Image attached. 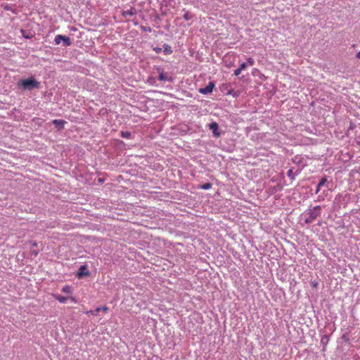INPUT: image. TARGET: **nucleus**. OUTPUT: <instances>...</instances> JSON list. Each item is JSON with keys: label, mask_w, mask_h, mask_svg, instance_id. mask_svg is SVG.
I'll return each instance as SVG.
<instances>
[{"label": "nucleus", "mask_w": 360, "mask_h": 360, "mask_svg": "<svg viewBox=\"0 0 360 360\" xmlns=\"http://www.w3.org/2000/svg\"><path fill=\"white\" fill-rule=\"evenodd\" d=\"M18 87L22 91H32L34 89H39L41 84L34 77H30L26 79H20L17 83Z\"/></svg>", "instance_id": "1"}, {"label": "nucleus", "mask_w": 360, "mask_h": 360, "mask_svg": "<svg viewBox=\"0 0 360 360\" xmlns=\"http://www.w3.org/2000/svg\"><path fill=\"white\" fill-rule=\"evenodd\" d=\"M321 207L319 205H317L312 209H309V212H307V217L304 219V222L306 224H311L321 214L320 210Z\"/></svg>", "instance_id": "2"}, {"label": "nucleus", "mask_w": 360, "mask_h": 360, "mask_svg": "<svg viewBox=\"0 0 360 360\" xmlns=\"http://www.w3.org/2000/svg\"><path fill=\"white\" fill-rule=\"evenodd\" d=\"M54 41L56 45L63 42V46L64 47L70 46L72 44L70 38L62 34L56 35L55 37Z\"/></svg>", "instance_id": "3"}, {"label": "nucleus", "mask_w": 360, "mask_h": 360, "mask_svg": "<svg viewBox=\"0 0 360 360\" xmlns=\"http://www.w3.org/2000/svg\"><path fill=\"white\" fill-rule=\"evenodd\" d=\"M209 129L212 131L213 136L218 138L221 136L219 131V124L216 122H212L209 124Z\"/></svg>", "instance_id": "4"}, {"label": "nucleus", "mask_w": 360, "mask_h": 360, "mask_svg": "<svg viewBox=\"0 0 360 360\" xmlns=\"http://www.w3.org/2000/svg\"><path fill=\"white\" fill-rule=\"evenodd\" d=\"M89 274H90V272L89 271V270L87 269V266L82 265L79 268L78 272L77 274V276L79 278H82L84 276H89Z\"/></svg>", "instance_id": "5"}, {"label": "nucleus", "mask_w": 360, "mask_h": 360, "mask_svg": "<svg viewBox=\"0 0 360 360\" xmlns=\"http://www.w3.org/2000/svg\"><path fill=\"white\" fill-rule=\"evenodd\" d=\"M214 87V83L210 82L209 84L205 88H200L199 92L202 94H207L212 92Z\"/></svg>", "instance_id": "6"}, {"label": "nucleus", "mask_w": 360, "mask_h": 360, "mask_svg": "<svg viewBox=\"0 0 360 360\" xmlns=\"http://www.w3.org/2000/svg\"><path fill=\"white\" fill-rule=\"evenodd\" d=\"M52 123L56 128L58 129H61L64 127V124L66 123V122L63 120H53Z\"/></svg>", "instance_id": "7"}, {"label": "nucleus", "mask_w": 360, "mask_h": 360, "mask_svg": "<svg viewBox=\"0 0 360 360\" xmlns=\"http://www.w3.org/2000/svg\"><path fill=\"white\" fill-rule=\"evenodd\" d=\"M136 14V10L134 7H131L129 9L123 11L122 15L124 17L133 16Z\"/></svg>", "instance_id": "8"}, {"label": "nucleus", "mask_w": 360, "mask_h": 360, "mask_svg": "<svg viewBox=\"0 0 360 360\" xmlns=\"http://www.w3.org/2000/svg\"><path fill=\"white\" fill-rule=\"evenodd\" d=\"M318 184H319V187L326 186L328 189H329V190L331 189V187L330 186V183L327 182V178L326 176L322 178Z\"/></svg>", "instance_id": "9"}, {"label": "nucleus", "mask_w": 360, "mask_h": 360, "mask_svg": "<svg viewBox=\"0 0 360 360\" xmlns=\"http://www.w3.org/2000/svg\"><path fill=\"white\" fill-rule=\"evenodd\" d=\"M163 51H164L165 55H169V54H171L173 51H172V47H171L170 45H169L167 44H164V45H163Z\"/></svg>", "instance_id": "10"}, {"label": "nucleus", "mask_w": 360, "mask_h": 360, "mask_svg": "<svg viewBox=\"0 0 360 360\" xmlns=\"http://www.w3.org/2000/svg\"><path fill=\"white\" fill-rule=\"evenodd\" d=\"M158 79L160 81L171 80V78H168L167 75L163 72H160L158 76Z\"/></svg>", "instance_id": "11"}, {"label": "nucleus", "mask_w": 360, "mask_h": 360, "mask_svg": "<svg viewBox=\"0 0 360 360\" xmlns=\"http://www.w3.org/2000/svg\"><path fill=\"white\" fill-rule=\"evenodd\" d=\"M56 300H58L60 303H65L67 300H68V297H64V296H62V295H57L56 296Z\"/></svg>", "instance_id": "12"}, {"label": "nucleus", "mask_w": 360, "mask_h": 360, "mask_svg": "<svg viewBox=\"0 0 360 360\" xmlns=\"http://www.w3.org/2000/svg\"><path fill=\"white\" fill-rule=\"evenodd\" d=\"M211 187H212V184H210V183H206V184H202L200 186V188L202 189H204V190H208V189L211 188Z\"/></svg>", "instance_id": "13"}, {"label": "nucleus", "mask_w": 360, "mask_h": 360, "mask_svg": "<svg viewBox=\"0 0 360 360\" xmlns=\"http://www.w3.org/2000/svg\"><path fill=\"white\" fill-rule=\"evenodd\" d=\"M100 311H103L105 312L108 311V308L107 307H98L96 309V313L94 314L95 315H97L98 313Z\"/></svg>", "instance_id": "14"}, {"label": "nucleus", "mask_w": 360, "mask_h": 360, "mask_svg": "<svg viewBox=\"0 0 360 360\" xmlns=\"http://www.w3.org/2000/svg\"><path fill=\"white\" fill-rule=\"evenodd\" d=\"M192 15L191 13H190L189 12H186L183 15V18L185 19L186 20H188L192 18Z\"/></svg>", "instance_id": "15"}, {"label": "nucleus", "mask_w": 360, "mask_h": 360, "mask_svg": "<svg viewBox=\"0 0 360 360\" xmlns=\"http://www.w3.org/2000/svg\"><path fill=\"white\" fill-rule=\"evenodd\" d=\"M287 175L288 177H290L292 180H294L295 179V175L293 174V172H292V169H290L287 172Z\"/></svg>", "instance_id": "16"}, {"label": "nucleus", "mask_w": 360, "mask_h": 360, "mask_svg": "<svg viewBox=\"0 0 360 360\" xmlns=\"http://www.w3.org/2000/svg\"><path fill=\"white\" fill-rule=\"evenodd\" d=\"M62 291L64 292H66V293H70L71 292L70 287L68 285H65L62 288Z\"/></svg>", "instance_id": "17"}, {"label": "nucleus", "mask_w": 360, "mask_h": 360, "mask_svg": "<svg viewBox=\"0 0 360 360\" xmlns=\"http://www.w3.org/2000/svg\"><path fill=\"white\" fill-rule=\"evenodd\" d=\"M131 136V133L128 131H122V136L123 138H129Z\"/></svg>", "instance_id": "18"}, {"label": "nucleus", "mask_w": 360, "mask_h": 360, "mask_svg": "<svg viewBox=\"0 0 360 360\" xmlns=\"http://www.w3.org/2000/svg\"><path fill=\"white\" fill-rule=\"evenodd\" d=\"M247 63V65L249 64L250 65L252 66V65H253L255 64V60L252 58H248L247 59V63Z\"/></svg>", "instance_id": "19"}, {"label": "nucleus", "mask_w": 360, "mask_h": 360, "mask_svg": "<svg viewBox=\"0 0 360 360\" xmlns=\"http://www.w3.org/2000/svg\"><path fill=\"white\" fill-rule=\"evenodd\" d=\"M246 68H247V63H243L240 64L239 68H240V70H245Z\"/></svg>", "instance_id": "20"}, {"label": "nucleus", "mask_w": 360, "mask_h": 360, "mask_svg": "<svg viewBox=\"0 0 360 360\" xmlns=\"http://www.w3.org/2000/svg\"><path fill=\"white\" fill-rule=\"evenodd\" d=\"M242 70H240V68H238L236 70H234V75L236 76H238L240 72H241Z\"/></svg>", "instance_id": "21"}, {"label": "nucleus", "mask_w": 360, "mask_h": 360, "mask_svg": "<svg viewBox=\"0 0 360 360\" xmlns=\"http://www.w3.org/2000/svg\"><path fill=\"white\" fill-rule=\"evenodd\" d=\"M153 50L155 51V53H160L161 51H162V49L160 48V47H154L153 48Z\"/></svg>", "instance_id": "22"}, {"label": "nucleus", "mask_w": 360, "mask_h": 360, "mask_svg": "<svg viewBox=\"0 0 360 360\" xmlns=\"http://www.w3.org/2000/svg\"><path fill=\"white\" fill-rule=\"evenodd\" d=\"M30 252L34 256H37L39 254V251L35 250H32Z\"/></svg>", "instance_id": "23"}, {"label": "nucleus", "mask_w": 360, "mask_h": 360, "mask_svg": "<svg viewBox=\"0 0 360 360\" xmlns=\"http://www.w3.org/2000/svg\"><path fill=\"white\" fill-rule=\"evenodd\" d=\"M143 30H145V31H148V32H151V28H150V27H144V28H143Z\"/></svg>", "instance_id": "24"}, {"label": "nucleus", "mask_w": 360, "mask_h": 360, "mask_svg": "<svg viewBox=\"0 0 360 360\" xmlns=\"http://www.w3.org/2000/svg\"><path fill=\"white\" fill-rule=\"evenodd\" d=\"M321 187H319V184L317 185V188L316 190V193H318L320 191Z\"/></svg>", "instance_id": "25"}, {"label": "nucleus", "mask_w": 360, "mask_h": 360, "mask_svg": "<svg viewBox=\"0 0 360 360\" xmlns=\"http://www.w3.org/2000/svg\"><path fill=\"white\" fill-rule=\"evenodd\" d=\"M32 247H36L37 246V243L36 242H32Z\"/></svg>", "instance_id": "26"}, {"label": "nucleus", "mask_w": 360, "mask_h": 360, "mask_svg": "<svg viewBox=\"0 0 360 360\" xmlns=\"http://www.w3.org/2000/svg\"><path fill=\"white\" fill-rule=\"evenodd\" d=\"M356 58H360V51L357 53Z\"/></svg>", "instance_id": "27"}]
</instances>
